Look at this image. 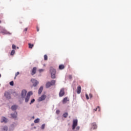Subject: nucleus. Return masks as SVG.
<instances>
[{
  "label": "nucleus",
  "mask_w": 131,
  "mask_h": 131,
  "mask_svg": "<svg viewBox=\"0 0 131 131\" xmlns=\"http://www.w3.org/2000/svg\"><path fill=\"white\" fill-rule=\"evenodd\" d=\"M17 105H13V106H12L11 107L12 110H13V111L16 110H17Z\"/></svg>",
  "instance_id": "21"
},
{
  "label": "nucleus",
  "mask_w": 131,
  "mask_h": 131,
  "mask_svg": "<svg viewBox=\"0 0 131 131\" xmlns=\"http://www.w3.org/2000/svg\"><path fill=\"white\" fill-rule=\"evenodd\" d=\"M0 77H1V74H0Z\"/></svg>",
  "instance_id": "42"
},
{
  "label": "nucleus",
  "mask_w": 131,
  "mask_h": 131,
  "mask_svg": "<svg viewBox=\"0 0 131 131\" xmlns=\"http://www.w3.org/2000/svg\"><path fill=\"white\" fill-rule=\"evenodd\" d=\"M68 101H69V100H68V98L67 97H65L62 100V103L63 104H66V103H67Z\"/></svg>",
  "instance_id": "15"
},
{
  "label": "nucleus",
  "mask_w": 131,
  "mask_h": 131,
  "mask_svg": "<svg viewBox=\"0 0 131 131\" xmlns=\"http://www.w3.org/2000/svg\"><path fill=\"white\" fill-rule=\"evenodd\" d=\"M15 50H12L10 55L11 56H13V55H15Z\"/></svg>",
  "instance_id": "26"
},
{
  "label": "nucleus",
  "mask_w": 131,
  "mask_h": 131,
  "mask_svg": "<svg viewBox=\"0 0 131 131\" xmlns=\"http://www.w3.org/2000/svg\"><path fill=\"white\" fill-rule=\"evenodd\" d=\"M5 97H6L7 99H11V95L10 93H9V92H6L5 93Z\"/></svg>",
  "instance_id": "11"
},
{
  "label": "nucleus",
  "mask_w": 131,
  "mask_h": 131,
  "mask_svg": "<svg viewBox=\"0 0 131 131\" xmlns=\"http://www.w3.org/2000/svg\"><path fill=\"white\" fill-rule=\"evenodd\" d=\"M32 92L30 91L28 93L27 96L30 98V96H32Z\"/></svg>",
  "instance_id": "22"
},
{
  "label": "nucleus",
  "mask_w": 131,
  "mask_h": 131,
  "mask_svg": "<svg viewBox=\"0 0 131 131\" xmlns=\"http://www.w3.org/2000/svg\"><path fill=\"white\" fill-rule=\"evenodd\" d=\"M36 67H34L32 71H31V75H34L35 73H36V70H37Z\"/></svg>",
  "instance_id": "9"
},
{
  "label": "nucleus",
  "mask_w": 131,
  "mask_h": 131,
  "mask_svg": "<svg viewBox=\"0 0 131 131\" xmlns=\"http://www.w3.org/2000/svg\"><path fill=\"white\" fill-rule=\"evenodd\" d=\"M81 93V86L80 85L78 86L77 89V93L79 94Z\"/></svg>",
  "instance_id": "13"
},
{
  "label": "nucleus",
  "mask_w": 131,
  "mask_h": 131,
  "mask_svg": "<svg viewBox=\"0 0 131 131\" xmlns=\"http://www.w3.org/2000/svg\"><path fill=\"white\" fill-rule=\"evenodd\" d=\"M37 31H39V28H38V27H37Z\"/></svg>",
  "instance_id": "39"
},
{
  "label": "nucleus",
  "mask_w": 131,
  "mask_h": 131,
  "mask_svg": "<svg viewBox=\"0 0 131 131\" xmlns=\"http://www.w3.org/2000/svg\"><path fill=\"white\" fill-rule=\"evenodd\" d=\"M42 91H43V87L41 86L38 90V94L40 95L42 93Z\"/></svg>",
  "instance_id": "17"
},
{
  "label": "nucleus",
  "mask_w": 131,
  "mask_h": 131,
  "mask_svg": "<svg viewBox=\"0 0 131 131\" xmlns=\"http://www.w3.org/2000/svg\"><path fill=\"white\" fill-rule=\"evenodd\" d=\"M1 33H3V34H8V35H11V34H12V33L7 31L6 29H2L1 30Z\"/></svg>",
  "instance_id": "5"
},
{
  "label": "nucleus",
  "mask_w": 131,
  "mask_h": 131,
  "mask_svg": "<svg viewBox=\"0 0 131 131\" xmlns=\"http://www.w3.org/2000/svg\"><path fill=\"white\" fill-rule=\"evenodd\" d=\"M78 123V121L77 119H74L73 121V125H72V129L73 130H74V129H76V131L79 130V129L80 128V127L79 126H77V124Z\"/></svg>",
  "instance_id": "1"
},
{
  "label": "nucleus",
  "mask_w": 131,
  "mask_h": 131,
  "mask_svg": "<svg viewBox=\"0 0 131 131\" xmlns=\"http://www.w3.org/2000/svg\"><path fill=\"white\" fill-rule=\"evenodd\" d=\"M63 117L64 118H67L68 117V113H65L63 114Z\"/></svg>",
  "instance_id": "23"
},
{
  "label": "nucleus",
  "mask_w": 131,
  "mask_h": 131,
  "mask_svg": "<svg viewBox=\"0 0 131 131\" xmlns=\"http://www.w3.org/2000/svg\"><path fill=\"white\" fill-rule=\"evenodd\" d=\"M47 95L45 94L42 95L38 99V102H41V101H45Z\"/></svg>",
  "instance_id": "4"
},
{
  "label": "nucleus",
  "mask_w": 131,
  "mask_h": 131,
  "mask_svg": "<svg viewBox=\"0 0 131 131\" xmlns=\"http://www.w3.org/2000/svg\"><path fill=\"white\" fill-rule=\"evenodd\" d=\"M45 124H42L41 125V129H45Z\"/></svg>",
  "instance_id": "34"
},
{
  "label": "nucleus",
  "mask_w": 131,
  "mask_h": 131,
  "mask_svg": "<svg viewBox=\"0 0 131 131\" xmlns=\"http://www.w3.org/2000/svg\"><path fill=\"white\" fill-rule=\"evenodd\" d=\"M39 121H40V119L39 118H37L34 120V123H38Z\"/></svg>",
  "instance_id": "24"
},
{
  "label": "nucleus",
  "mask_w": 131,
  "mask_h": 131,
  "mask_svg": "<svg viewBox=\"0 0 131 131\" xmlns=\"http://www.w3.org/2000/svg\"><path fill=\"white\" fill-rule=\"evenodd\" d=\"M16 48V47L15 45H12V49H15Z\"/></svg>",
  "instance_id": "33"
},
{
  "label": "nucleus",
  "mask_w": 131,
  "mask_h": 131,
  "mask_svg": "<svg viewBox=\"0 0 131 131\" xmlns=\"http://www.w3.org/2000/svg\"><path fill=\"white\" fill-rule=\"evenodd\" d=\"M17 49H19V47H17Z\"/></svg>",
  "instance_id": "40"
},
{
  "label": "nucleus",
  "mask_w": 131,
  "mask_h": 131,
  "mask_svg": "<svg viewBox=\"0 0 131 131\" xmlns=\"http://www.w3.org/2000/svg\"><path fill=\"white\" fill-rule=\"evenodd\" d=\"M56 114H60V111L59 110H56Z\"/></svg>",
  "instance_id": "31"
},
{
  "label": "nucleus",
  "mask_w": 131,
  "mask_h": 131,
  "mask_svg": "<svg viewBox=\"0 0 131 131\" xmlns=\"http://www.w3.org/2000/svg\"><path fill=\"white\" fill-rule=\"evenodd\" d=\"M97 124L96 123H91V129H97Z\"/></svg>",
  "instance_id": "8"
},
{
  "label": "nucleus",
  "mask_w": 131,
  "mask_h": 131,
  "mask_svg": "<svg viewBox=\"0 0 131 131\" xmlns=\"http://www.w3.org/2000/svg\"><path fill=\"white\" fill-rule=\"evenodd\" d=\"M98 111H101V108H100V106H97V107L95 109H94V111H97V110H98Z\"/></svg>",
  "instance_id": "25"
},
{
  "label": "nucleus",
  "mask_w": 131,
  "mask_h": 131,
  "mask_svg": "<svg viewBox=\"0 0 131 131\" xmlns=\"http://www.w3.org/2000/svg\"><path fill=\"white\" fill-rule=\"evenodd\" d=\"M39 72H40V73L43 72V69H40V70H39Z\"/></svg>",
  "instance_id": "36"
},
{
  "label": "nucleus",
  "mask_w": 131,
  "mask_h": 131,
  "mask_svg": "<svg viewBox=\"0 0 131 131\" xmlns=\"http://www.w3.org/2000/svg\"><path fill=\"white\" fill-rule=\"evenodd\" d=\"M89 97H90V99H92V98H93V94H89Z\"/></svg>",
  "instance_id": "35"
},
{
  "label": "nucleus",
  "mask_w": 131,
  "mask_h": 131,
  "mask_svg": "<svg viewBox=\"0 0 131 131\" xmlns=\"http://www.w3.org/2000/svg\"><path fill=\"white\" fill-rule=\"evenodd\" d=\"M28 45H29V49H32L33 47H34V45L33 44H31L30 43H29Z\"/></svg>",
  "instance_id": "19"
},
{
  "label": "nucleus",
  "mask_w": 131,
  "mask_h": 131,
  "mask_svg": "<svg viewBox=\"0 0 131 131\" xmlns=\"http://www.w3.org/2000/svg\"><path fill=\"white\" fill-rule=\"evenodd\" d=\"M1 122H4V123H7L8 122V119L6 117H2L1 119Z\"/></svg>",
  "instance_id": "12"
},
{
  "label": "nucleus",
  "mask_w": 131,
  "mask_h": 131,
  "mask_svg": "<svg viewBox=\"0 0 131 131\" xmlns=\"http://www.w3.org/2000/svg\"><path fill=\"white\" fill-rule=\"evenodd\" d=\"M31 81L32 82L33 86H36V85L39 83L38 81H37L35 79H31Z\"/></svg>",
  "instance_id": "6"
},
{
  "label": "nucleus",
  "mask_w": 131,
  "mask_h": 131,
  "mask_svg": "<svg viewBox=\"0 0 131 131\" xmlns=\"http://www.w3.org/2000/svg\"><path fill=\"white\" fill-rule=\"evenodd\" d=\"M19 74H20V73H19V72H17V73H16V74H15V77H14V79H16V77H17V76H18V75H19Z\"/></svg>",
  "instance_id": "28"
},
{
  "label": "nucleus",
  "mask_w": 131,
  "mask_h": 131,
  "mask_svg": "<svg viewBox=\"0 0 131 131\" xmlns=\"http://www.w3.org/2000/svg\"><path fill=\"white\" fill-rule=\"evenodd\" d=\"M50 72L51 73V78L55 79L56 78V70L53 67H50Z\"/></svg>",
  "instance_id": "2"
},
{
  "label": "nucleus",
  "mask_w": 131,
  "mask_h": 131,
  "mask_svg": "<svg viewBox=\"0 0 131 131\" xmlns=\"http://www.w3.org/2000/svg\"><path fill=\"white\" fill-rule=\"evenodd\" d=\"M8 128L7 126H3L2 128V131H8Z\"/></svg>",
  "instance_id": "16"
},
{
  "label": "nucleus",
  "mask_w": 131,
  "mask_h": 131,
  "mask_svg": "<svg viewBox=\"0 0 131 131\" xmlns=\"http://www.w3.org/2000/svg\"><path fill=\"white\" fill-rule=\"evenodd\" d=\"M65 95V90L64 88H62L59 93V97H63Z\"/></svg>",
  "instance_id": "7"
},
{
  "label": "nucleus",
  "mask_w": 131,
  "mask_h": 131,
  "mask_svg": "<svg viewBox=\"0 0 131 131\" xmlns=\"http://www.w3.org/2000/svg\"><path fill=\"white\" fill-rule=\"evenodd\" d=\"M10 85H12V86H13V85H14V81H11V82H10Z\"/></svg>",
  "instance_id": "30"
},
{
  "label": "nucleus",
  "mask_w": 131,
  "mask_h": 131,
  "mask_svg": "<svg viewBox=\"0 0 131 131\" xmlns=\"http://www.w3.org/2000/svg\"><path fill=\"white\" fill-rule=\"evenodd\" d=\"M28 28H26L25 29H24V31H27L28 30Z\"/></svg>",
  "instance_id": "38"
},
{
  "label": "nucleus",
  "mask_w": 131,
  "mask_h": 131,
  "mask_svg": "<svg viewBox=\"0 0 131 131\" xmlns=\"http://www.w3.org/2000/svg\"><path fill=\"white\" fill-rule=\"evenodd\" d=\"M64 68H65V66H64V65L63 64L59 65V69H60V70H62L64 69Z\"/></svg>",
  "instance_id": "18"
},
{
  "label": "nucleus",
  "mask_w": 131,
  "mask_h": 131,
  "mask_svg": "<svg viewBox=\"0 0 131 131\" xmlns=\"http://www.w3.org/2000/svg\"><path fill=\"white\" fill-rule=\"evenodd\" d=\"M11 115L12 117L13 118H17V116H18L17 112H15L14 114H11Z\"/></svg>",
  "instance_id": "14"
},
{
  "label": "nucleus",
  "mask_w": 131,
  "mask_h": 131,
  "mask_svg": "<svg viewBox=\"0 0 131 131\" xmlns=\"http://www.w3.org/2000/svg\"><path fill=\"white\" fill-rule=\"evenodd\" d=\"M55 84H56V80H51V82L49 81L47 82L46 84V87L47 89H49V88H51L52 85H55Z\"/></svg>",
  "instance_id": "3"
},
{
  "label": "nucleus",
  "mask_w": 131,
  "mask_h": 131,
  "mask_svg": "<svg viewBox=\"0 0 131 131\" xmlns=\"http://www.w3.org/2000/svg\"><path fill=\"white\" fill-rule=\"evenodd\" d=\"M44 60L45 61H47L48 60V55H44Z\"/></svg>",
  "instance_id": "27"
},
{
  "label": "nucleus",
  "mask_w": 131,
  "mask_h": 131,
  "mask_svg": "<svg viewBox=\"0 0 131 131\" xmlns=\"http://www.w3.org/2000/svg\"><path fill=\"white\" fill-rule=\"evenodd\" d=\"M33 118H34V116L33 117Z\"/></svg>",
  "instance_id": "41"
},
{
  "label": "nucleus",
  "mask_w": 131,
  "mask_h": 131,
  "mask_svg": "<svg viewBox=\"0 0 131 131\" xmlns=\"http://www.w3.org/2000/svg\"><path fill=\"white\" fill-rule=\"evenodd\" d=\"M35 101V99H33L31 101V102L30 103V104L31 105V104H32V103H34Z\"/></svg>",
  "instance_id": "29"
},
{
  "label": "nucleus",
  "mask_w": 131,
  "mask_h": 131,
  "mask_svg": "<svg viewBox=\"0 0 131 131\" xmlns=\"http://www.w3.org/2000/svg\"><path fill=\"white\" fill-rule=\"evenodd\" d=\"M26 94H27V91L26 90H24L21 92V97L22 98H25V96H26Z\"/></svg>",
  "instance_id": "10"
},
{
  "label": "nucleus",
  "mask_w": 131,
  "mask_h": 131,
  "mask_svg": "<svg viewBox=\"0 0 131 131\" xmlns=\"http://www.w3.org/2000/svg\"><path fill=\"white\" fill-rule=\"evenodd\" d=\"M69 79H72V75L69 76Z\"/></svg>",
  "instance_id": "37"
},
{
  "label": "nucleus",
  "mask_w": 131,
  "mask_h": 131,
  "mask_svg": "<svg viewBox=\"0 0 131 131\" xmlns=\"http://www.w3.org/2000/svg\"><path fill=\"white\" fill-rule=\"evenodd\" d=\"M29 99H30V97H29V96H26V97L25 98V102L26 103H28V101H29Z\"/></svg>",
  "instance_id": "20"
},
{
  "label": "nucleus",
  "mask_w": 131,
  "mask_h": 131,
  "mask_svg": "<svg viewBox=\"0 0 131 131\" xmlns=\"http://www.w3.org/2000/svg\"><path fill=\"white\" fill-rule=\"evenodd\" d=\"M85 97L87 100H89V99H90V98L89 97V95L87 94H85Z\"/></svg>",
  "instance_id": "32"
}]
</instances>
